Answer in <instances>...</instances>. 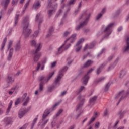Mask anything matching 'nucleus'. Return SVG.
<instances>
[{"mask_svg": "<svg viewBox=\"0 0 129 129\" xmlns=\"http://www.w3.org/2000/svg\"><path fill=\"white\" fill-rule=\"evenodd\" d=\"M70 47H71V44L69 43L67 44L64 42L57 49V51L55 52V55L56 56H58V55H61V54H62V53H63V52H65L66 50H68V49H69Z\"/></svg>", "mask_w": 129, "mask_h": 129, "instance_id": "obj_6", "label": "nucleus"}, {"mask_svg": "<svg viewBox=\"0 0 129 129\" xmlns=\"http://www.w3.org/2000/svg\"><path fill=\"white\" fill-rule=\"evenodd\" d=\"M97 115H98V114L97 112L95 113L94 117H93L91 119L90 121L89 122V124H91V123H92V122H93V121H94V120H95V118H96V116H97Z\"/></svg>", "mask_w": 129, "mask_h": 129, "instance_id": "obj_25", "label": "nucleus"}, {"mask_svg": "<svg viewBox=\"0 0 129 129\" xmlns=\"http://www.w3.org/2000/svg\"><path fill=\"white\" fill-rule=\"evenodd\" d=\"M123 51L124 52L129 53V37L126 38V46L124 47Z\"/></svg>", "mask_w": 129, "mask_h": 129, "instance_id": "obj_18", "label": "nucleus"}, {"mask_svg": "<svg viewBox=\"0 0 129 129\" xmlns=\"http://www.w3.org/2000/svg\"><path fill=\"white\" fill-rule=\"evenodd\" d=\"M40 68H41V64L40 63H37V67L36 70L33 71V74L36 73V72L37 71H39V70L40 69Z\"/></svg>", "mask_w": 129, "mask_h": 129, "instance_id": "obj_34", "label": "nucleus"}, {"mask_svg": "<svg viewBox=\"0 0 129 129\" xmlns=\"http://www.w3.org/2000/svg\"><path fill=\"white\" fill-rule=\"evenodd\" d=\"M47 60H48V58H47V57H45L42 60L43 64H46V63H47Z\"/></svg>", "mask_w": 129, "mask_h": 129, "instance_id": "obj_51", "label": "nucleus"}, {"mask_svg": "<svg viewBox=\"0 0 129 129\" xmlns=\"http://www.w3.org/2000/svg\"><path fill=\"white\" fill-rule=\"evenodd\" d=\"M18 2H19V0H12V6H16V5L18 4Z\"/></svg>", "mask_w": 129, "mask_h": 129, "instance_id": "obj_43", "label": "nucleus"}, {"mask_svg": "<svg viewBox=\"0 0 129 129\" xmlns=\"http://www.w3.org/2000/svg\"><path fill=\"white\" fill-rule=\"evenodd\" d=\"M105 79V77H101L100 78H99L97 80L96 82L97 83H99V82H102Z\"/></svg>", "mask_w": 129, "mask_h": 129, "instance_id": "obj_32", "label": "nucleus"}, {"mask_svg": "<svg viewBox=\"0 0 129 129\" xmlns=\"http://www.w3.org/2000/svg\"><path fill=\"white\" fill-rule=\"evenodd\" d=\"M75 1L76 0H70V2H69V5L70 6L71 5H73L74 3H75Z\"/></svg>", "mask_w": 129, "mask_h": 129, "instance_id": "obj_50", "label": "nucleus"}, {"mask_svg": "<svg viewBox=\"0 0 129 129\" xmlns=\"http://www.w3.org/2000/svg\"><path fill=\"white\" fill-rule=\"evenodd\" d=\"M56 64H57V62L54 61L53 62L51 63V68H53V67L56 66Z\"/></svg>", "mask_w": 129, "mask_h": 129, "instance_id": "obj_55", "label": "nucleus"}, {"mask_svg": "<svg viewBox=\"0 0 129 129\" xmlns=\"http://www.w3.org/2000/svg\"><path fill=\"white\" fill-rule=\"evenodd\" d=\"M119 116L120 117V118H122L123 116V112L119 113Z\"/></svg>", "mask_w": 129, "mask_h": 129, "instance_id": "obj_63", "label": "nucleus"}, {"mask_svg": "<svg viewBox=\"0 0 129 129\" xmlns=\"http://www.w3.org/2000/svg\"><path fill=\"white\" fill-rule=\"evenodd\" d=\"M93 64V61L91 60H87L86 63H85L84 65V67H88L90 66V65H92Z\"/></svg>", "mask_w": 129, "mask_h": 129, "instance_id": "obj_24", "label": "nucleus"}, {"mask_svg": "<svg viewBox=\"0 0 129 129\" xmlns=\"http://www.w3.org/2000/svg\"><path fill=\"white\" fill-rule=\"evenodd\" d=\"M63 75L62 74H59V76H57V77L55 79L53 84V86L49 87L48 88V90L49 92H52L54 90V88H57L58 86H60L61 84V78H62V76Z\"/></svg>", "mask_w": 129, "mask_h": 129, "instance_id": "obj_5", "label": "nucleus"}, {"mask_svg": "<svg viewBox=\"0 0 129 129\" xmlns=\"http://www.w3.org/2000/svg\"><path fill=\"white\" fill-rule=\"evenodd\" d=\"M9 3H10V0H3L1 2V5L4 8H6V7H8V5H9Z\"/></svg>", "mask_w": 129, "mask_h": 129, "instance_id": "obj_23", "label": "nucleus"}, {"mask_svg": "<svg viewBox=\"0 0 129 129\" xmlns=\"http://www.w3.org/2000/svg\"><path fill=\"white\" fill-rule=\"evenodd\" d=\"M26 113L27 112L26 111V110L22 109L20 110L18 112V117H19V118H22L25 116Z\"/></svg>", "mask_w": 129, "mask_h": 129, "instance_id": "obj_20", "label": "nucleus"}, {"mask_svg": "<svg viewBox=\"0 0 129 129\" xmlns=\"http://www.w3.org/2000/svg\"><path fill=\"white\" fill-rule=\"evenodd\" d=\"M77 34H74L71 37L66 39V41H64L65 44L67 45L70 43L71 44H73L74 42H75V40H76Z\"/></svg>", "mask_w": 129, "mask_h": 129, "instance_id": "obj_11", "label": "nucleus"}, {"mask_svg": "<svg viewBox=\"0 0 129 129\" xmlns=\"http://www.w3.org/2000/svg\"><path fill=\"white\" fill-rule=\"evenodd\" d=\"M129 95V91H127L126 92H124V91L122 90L120 91L118 94L116 96L115 99H119V102H120L121 100H123L125 97Z\"/></svg>", "mask_w": 129, "mask_h": 129, "instance_id": "obj_8", "label": "nucleus"}, {"mask_svg": "<svg viewBox=\"0 0 129 129\" xmlns=\"http://www.w3.org/2000/svg\"><path fill=\"white\" fill-rule=\"evenodd\" d=\"M56 125L57 123L55 121H53L51 123L52 127H55V126H56Z\"/></svg>", "mask_w": 129, "mask_h": 129, "instance_id": "obj_54", "label": "nucleus"}, {"mask_svg": "<svg viewBox=\"0 0 129 129\" xmlns=\"http://www.w3.org/2000/svg\"><path fill=\"white\" fill-rule=\"evenodd\" d=\"M93 70H94V68H91L90 69L89 71H88L87 74H86L82 79V82L83 85H86L87 84L89 79V76H88V74H90V73H91Z\"/></svg>", "mask_w": 129, "mask_h": 129, "instance_id": "obj_9", "label": "nucleus"}, {"mask_svg": "<svg viewBox=\"0 0 129 129\" xmlns=\"http://www.w3.org/2000/svg\"><path fill=\"white\" fill-rule=\"evenodd\" d=\"M6 42H7V38L5 37L3 41L2 44L1 45V49L4 50V48H5V45H6Z\"/></svg>", "mask_w": 129, "mask_h": 129, "instance_id": "obj_29", "label": "nucleus"}, {"mask_svg": "<svg viewBox=\"0 0 129 129\" xmlns=\"http://www.w3.org/2000/svg\"><path fill=\"white\" fill-rule=\"evenodd\" d=\"M36 41L34 40H32L30 41V45L32 47H36Z\"/></svg>", "mask_w": 129, "mask_h": 129, "instance_id": "obj_33", "label": "nucleus"}, {"mask_svg": "<svg viewBox=\"0 0 129 129\" xmlns=\"http://www.w3.org/2000/svg\"><path fill=\"white\" fill-rule=\"evenodd\" d=\"M56 8H57V5H56L54 7L55 9L51 10L49 11V12H48L49 16H52V15H53V14H54V13H55V10H56Z\"/></svg>", "mask_w": 129, "mask_h": 129, "instance_id": "obj_30", "label": "nucleus"}, {"mask_svg": "<svg viewBox=\"0 0 129 129\" xmlns=\"http://www.w3.org/2000/svg\"><path fill=\"white\" fill-rule=\"evenodd\" d=\"M54 74H55V71L50 73L47 78H45L44 76H41L38 78V80L40 83L39 84V89L36 90L34 92V94L36 96H39V95L41 94V92L43 91L44 88V84H47V83L49 82V80L53 77Z\"/></svg>", "mask_w": 129, "mask_h": 129, "instance_id": "obj_1", "label": "nucleus"}, {"mask_svg": "<svg viewBox=\"0 0 129 129\" xmlns=\"http://www.w3.org/2000/svg\"><path fill=\"white\" fill-rule=\"evenodd\" d=\"M40 17V14H38L35 18V21L36 22H37V21H38V19H39V17Z\"/></svg>", "mask_w": 129, "mask_h": 129, "instance_id": "obj_60", "label": "nucleus"}, {"mask_svg": "<svg viewBox=\"0 0 129 129\" xmlns=\"http://www.w3.org/2000/svg\"><path fill=\"white\" fill-rule=\"evenodd\" d=\"M20 101H22V102L23 101V106H27L28 103H29V101H30V97L27 96V94L25 93L20 98Z\"/></svg>", "mask_w": 129, "mask_h": 129, "instance_id": "obj_10", "label": "nucleus"}, {"mask_svg": "<svg viewBox=\"0 0 129 129\" xmlns=\"http://www.w3.org/2000/svg\"><path fill=\"white\" fill-rule=\"evenodd\" d=\"M82 105H83V102H81V104H79L76 110H75V112H76L77 111H79V113L78 114L77 116V118H78L79 117V116H80L81 115V114H82L83 113V110L80 109V108H81V106H82Z\"/></svg>", "mask_w": 129, "mask_h": 129, "instance_id": "obj_15", "label": "nucleus"}, {"mask_svg": "<svg viewBox=\"0 0 129 129\" xmlns=\"http://www.w3.org/2000/svg\"><path fill=\"white\" fill-rule=\"evenodd\" d=\"M90 16V14H89V17L87 18L85 21H84L82 23H81L79 25H78L76 27V30L77 31H78V30H80L81 28H82V27H84L86 25H87V21H88V19H89V16Z\"/></svg>", "mask_w": 129, "mask_h": 129, "instance_id": "obj_16", "label": "nucleus"}, {"mask_svg": "<svg viewBox=\"0 0 129 129\" xmlns=\"http://www.w3.org/2000/svg\"><path fill=\"white\" fill-rule=\"evenodd\" d=\"M38 120V118H35L33 120V121L31 124V128H33L34 127V125L36 124V122H37V121Z\"/></svg>", "mask_w": 129, "mask_h": 129, "instance_id": "obj_35", "label": "nucleus"}, {"mask_svg": "<svg viewBox=\"0 0 129 129\" xmlns=\"http://www.w3.org/2000/svg\"><path fill=\"white\" fill-rule=\"evenodd\" d=\"M40 7H41V2L39 1H36L33 5V8L34 10H38Z\"/></svg>", "mask_w": 129, "mask_h": 129, "instance_id": "obj_21", "label": "nucleus"}, {"mask_svg": "<svg viewBox=\"0 0 129 129\" xmlns=\"http://www.w3.org/2000/svg\"><path fill=\"white\" fill-rule=\"evenodd\" d=\"M49 33H53L54 32V27H51L49 30Z\"/></svg>", "mask_w": 129, "mask_h": 129, "instance_id": "obj_53", "label": "nucleus"}, {"mask_svg": "<svg viewBox=\"0 0 129 129\" xmlns=\"http://www.w3.org/2000/svg\"><path fill=\"white\" fill-rule=\"evenodd\" d=\"M97 99V96H95L92 98H91V99H90L89 102L91 103L93 102V101H95V100H96Z\"/></svg>", "mask_w": 129, "mask_h": 129, "instance_id": "obj_36", "label": "nucleus"}, {"mask_svg": "<svg viewBox=\"0 0 129 129\" xmlns=\"http://www.w3.org/2000/svg\"><path fill=\"white\" fill-rule=\"evenodd\" d=\"M27 126H28V124H25L22 127H21L20 129H26Z\"/></svg>", "mask_w": 129, "mask_h": 129, "instance_id": "obj_56", "label": "nucleus"}, {"mask_svg": "<svg viewBox=\"0 0 129 129\" xmlns=\"http://www.w3.org/2000/svg\"><path fill=\"white\" fill-rule=\"evenodd\" d=\"M114 22H111L109 23L106 27L104 26H102V30L105 35V37H108L112 33V28L114 26Z\"/></svg>", "mask_w": 129, "mask_h": 129, "instance_id": "obj_3", "label": "nucleus"}, {"mask_svg": "<svg viewBox=\"0 0 129 129\" xmlns=\"http://www.w3.org/2000/svg\"><path fill=\"white\" fill-rule=\"evenodd\" d=\"M12 56H13V49H10V52L8 55V60L10 61L12 59Z\"/></svg>", "mask_w": 129, "mask_h": 129, "instance_id": "obj_27", "label": "nucleus"}, {"mask_svg": "<svg viewBox=\"0 0 129 129\" xmlns=\"http://www.w3.org/2000/svg\"><path fill=\"white\" fill-rule=\"evenodd\" d=\"M104 116H106L107 115H108V111H107V110H106L104 113Z\"/></svg>", "mask_w": 129, "mask_h": 129, "instance_id": "obj_57", "label": "nucleus"}, {"mask_svg": "<svg viewBox=\"0 0 129 129\" xmlns=\"http://www.w3.org/2000/svg\"><path fill=\"white\" fill-rule=\"evenodd\" d=\"M100 72H101V68H99L97 69V74H99V73H100Z\"/></svg>", "mask_w": 129, "mask_h": 129, "instance_id": "obj_58", "label": "nucleus"}, {"mask_svg": "<svg viewBox=\"0 0 129 129\" xmlns=\"http://www.w3.org/2000/svg\"><path fill=\"white\" fill-rule=\"evenodd\" d=\"M12 104H13V101H10L7 109L8 111H10V110L11 109V107H12Z\"/></svg>", "mask_w": 129, "mask_h": 129, "instance_id": "obj_38", "label": "nucleus"}, {"mask_svg": "<svg viewBox=\"0 0 129 129\" xmlns=\"http://www.w3.org/2000/svg\"><path fill=\"white\" fill-rule=\"evenodd\" d=\"M119 122V120H117L116 121V122H115V124H114V126H113V128H116V126H117V124H118V123Z\"/></svg>", "mask_w": 129, "mask_h": 129, "instance_id": "obj_52", "label": "nucleus"}, {"mask_svg": "<svg viewBox=\"0 0 129 129\" xmlns=\"http://www.w3.org/2000/svg\"><path fill=\"white\" fill-rule=\"evenodd\" d=\"M59 104L60 103L59 102L56 103L51 107L50 109H47L45 110H48L50 114L51 113V112H52V111H54V110H55V109H57V107H58V105H59Z\"/></svg>", "mask_w": 129, "mask_h": 129, "instance_id": "obj_19", "label": "nucleus"}, {"mask_svg": "<svg viewBox=\"0 0 129 129\" xmlns=\"http://www.w3.org/2000/svg\"><path fill=\"white\" fill-rule=\"evenodd\" d=\"M20 102H22V101H21V98H18L15 101V105H18V104H19V103H20Z\"/></svg>", "mask_w": 129, "mask_h": 129, "instance_id": "obj_41", "label": "nucleus"}, {"mask_svg": "<svg viewBox=\"0 0 129 129\" xmlns=\"http://www.w3.org/2000/svg\"><path fill=\"white\" fill-rule=\"evenodd\" d=\"M84 42V38H81L79 40L76 45L75 46L76 52H79L80 50H81V48H82V46H81V44Z\"/></svg>", "mask_w": 129, "mask_h": 129, "instance_id": "obj_12", "label": "nucleus"}, {"mask_svg": "<svg viewBox=\"0 0 129 129\" xmlns=\"http://www.w3.org/2000/svg\"><path fill=\"white\" fill-rule=\"evenodd\" d=\"M67 93V92L66 91H64L63 92H61L60 94L61 96H64V95H65V94H66Z\"/></svg>", "mask_w": 129, "mask_h": 129, "instance_id": "obj_59", "label": "nucleus"}, {"mask_svg": "<svg viewBox=\"0 0 129 129\" xmlns=\"http://www.w3.org/2000/svg\"><path fill=\"white\" fill-rule=\"evenodd\" d=\"M18 21H19V15H16L14 19V25L15 26H17V25L18 24Z\"/></svg>", "mask_w": 129, "mask_h": 129, "instance_id": "obj_26", "label": "nucleus"}, {"mask_svg": "<svg viewBox=\"0 0 129 129\" xmlns=\"http://www.w3.org/2000/svg\"><path fill=\"white\" fill-rule=\"evenodd\" d=\"M99 124L100 123L98 122L96 123L95 124V128L98 129L99 127Z\"/></svg>", "mask_w": 129, "mask_h": 129, "instance_id": "obj_49", "label": "nucleus"}, {"mask_svg": "<svg viewBox=\"0 0 129 129\" xmlns=\"http://www.w3.org/2000/svg\"><path fill=\"white\" fill-rule=\"evenodd\" d=\"M78 99H82L83 101H84V99H83V98H82V96H79L78 97Z\"/></svg>", "mask_w": 129, "mask_h": 129, "instance_id": "obj_64", "label": "nucleus"}, {"mask_svg": "<svg viewBox=\"0 0 129 129\" xmlns=\"http://www.w3.org/2000/svg\"><path fill=\"white\" fill-rule=\"evenodd\" d=\"M124 74H125V72L123 71H121L120 74V77H123Z\"/></svg>", "mask_w": 129, "mask_h": 129, "instance_id": "obj_48", "label": "nucleus"}, {"mask_svg": "<svg viewBox=\"0 0 129 129\" xmlns=\"http://www.w3.org/2000/svg\"><path fill=\"white\" fill-rule=\"evenodd\" d=\"M20 87L21 86H20V85H16L8 91V94L9 95H12L13 93H17V92H18V90H19Z\"/></svg>", "mask_w": 129, "mask_h": 129, "instance_id": "obj_14", "label": "nucleus"}, {"mask_svg": "<svg viewBox=\"0 0 129 129\" xmlns=\"http://www.w3.org/2000/svg\"><path fill=\"white\" fill-rule=\"evenodd\" d=\"M50 114V112H49V110H45L44 112V113L42 115V119L39 121V122L38 124V126H40L41 125V127H43V126H45L46 124H47V123L48 121H49L48 119H46L47 117H48V116Z\"/></svg>", "mask_w": 129, "mask_h": 129, "instance_id": "obj_4", "label": "nucleus"}, {"mask_svg": "<svg viewBox=\"0 0 129 129\" xmlns=\"http://www.w3.org/2000/svg\"><path fill=\"white\" fill-rule=\"evenodd\" d=\"M109 86H110V84L109 83H108L106 85L104 91L106 92L107 91H108V89H109Z\"/></svg>", "mask_w": 129, "mask_h": 129, "instance_id": "obj_37", "label": "nucleus"}, {"mask_svg": "<svg viewBox=\"0 0 129 129\" xmlns=\"http://www.w3.org/2000/svg\"><path fill=\"white\" fill-rule=\"evenodd\" d=\"M95 41H94L90 44H86L84 48V51H86L87 49H92L95 46Z\"/></svg>", "mask_w": 129, "mask_h": 129, "instance_id": "obj_17", "label": "nucleus"}, {"mask_svg": "<svg viewBox=\"0 0 129 129\" xmlns=\"http://www.w3.org/2000/svg\"><path fill=\"white\" fill-rule=\"evenodd\" d=\"M123 29L122 27L120 26L118 28V32H121V31H122Z\"/></svg>", "mask_w": 129, "mask_h": 129, "instance_id": "obj_62", "label": "nucleus"}, {"mask_svg": "<svg viewBox=\"0 0 129 129\" xmlns=\"http://www.w3.org/2000/svg\"><path fill=\"white\" fill-rule=\"evenodd\" d=\"M5 120L6 121V122L8 124H10V123H11V122H12V121H13V119H12V118H11V117H8V118H6L5 119Z\"/></svg>", "mask_w": 129, "mask_h": 129, "instance_id": "obj_31", "label": "nucleus"}, {"mask_svg": "<svg viewBox=\"0 0 129 129\" xmlns=\"http://www.w3.org/2000/svg\"><path fill=\"white\" fill-rule=\"evenodd\" d=\"M36 47L37 49L34 53V56L33 58V61L35 62H38L39 59H40V57H41V56L42 55L41 52H38L42 48V44L39 43Z\"/></svg>", "mask_w": 129, "mask_h": 129, "instance_id": "obj_7", "label": "nucleus"}, {"mask_svg": "<svg viewBox=\"0 0 129 129\" xmlns=\"http://www.w3.org/2000/svg\"><path fill=\"white\" fill-rule=\"evenodd\" d=\"M12 45H13V41L10 40L8 44V50L10 49V48H11V47H12Z\"/></svg>", "mask_w": 129, "mask_h": 129, "instance_id": "obj_46", "label": "nucleus"}, {"mask_svg": "<svg viewBox=\"0 0 129 129\" xmlns=\"http://www.w3.org/2000/svg\"><path fill=\"white\" fill-rule=\"evenodd\" d=\"M68 70V67H67V66L63 67L59 72L58 76H59L60 75V74H62V76H61V78H62L63 77V76L64 75V72H65V71H67Z\"/></svg>", "mask_w": 129, "mask_h": 129, "instance_id": "obj_22", "label": "nucleus"}, {"mask_svg": "<svg viewBox=\"0 0 129 129\" xmlns=\"http://www.w3.org/2000/svg\"><path fill=\"white\" fill-rule=\"evenodd\" d=\"M85 89V87H84V86H81L79 88V89L76 91V94H79V93H80L81 91H82L83 90H84Z\"/></svg>", "mask_w": 129, "mask_h": 129, "instance_id": "obj_28", "label": "nucleus"}, {"mask_svg": "<svg viewBox=\"0 0 129 129\" xmlns=\"http://www.w3.org/2000/svg\"><path fill=\"white\" fill-rule=\"evenodd\" d=\"M102 13H100V14H99L97 16V17H96V20H99V19H100L101 18V17H102Z\"/></svg>", "mask_w": 129, "mask_h": 129, "instance_id": "obj_44", "label": "nucleus"}, {"mask_svg": "<svg viewBox=\"0 0 129 129\" xmlns=\"http://www.w3.org/2000/svg\"><path fill=\"white\" fill-rule=\"evenodd\" d=\"M62 112H63V110L60 109L55 115L56 117H58V116H59V115H60Z\"/></svg>", "mask_w": 129, "mask_h": 129, "instance_id": "obj_40", "label": "nucleus"}, {"mask_svg": "<svg viewBox=\"0 0 129 129\" xmlns=\"http://www.w3.org/2000/svg\"><path fill=\"white\" fill-rule=\"evenodd\" d=\"M105 11H106V8H104L102 9V10L100 13L102 14V15H103V14H104V13H105Z\"/></svg>", "mask_w": 129, "mask_h": 129, "instance_id": "obj_61", "label": "nucleus"}, {"mask_svg": "<svg viewBox=\"0 0 129 129\" xmlns=\"http://www.w3.org/2000/svg\"><path fill=\"white\" fill-rule=\"evenodd\" d=\"M29 4H30V0H29V1H28L24 6V9L23 10V12H25L26 9L28 8V7L29 6Z\"/></svg>", "mask_w": 129, "mask_h": 129, "instance_id": "obj_42", "label": "nucleus"}, {"mask_svg": "<svg viewBox=\"0 0 129 129\" xmlns=\"http://www.w3.org/2000/svg\"><path fill=\"white\" fill-rule=\"evenodd\" d=\"M20 48H21V45H20V44H18L17 45H16L15 47V50L16 51H19Z\"/></svg>", "mask_w": 129, "mask_h": 129, "instance_id": "obj_47", "label": "nucleus"}, {"mask_svg": "<svg viewBox=\"0 0 129 129\" xmlns=\"http://www.w3.org/2000/svg\"><path fill=\"white\" fill-rule=\"evenodd\" d=\"M71 34V31H66L63 34V37H68V36H69Z\"/></svg>", "mask_w": 129, "mask_h": 129, "instance_id": "obj_39", "label": "nucleus"}, {"mask_svg": "<svg viewBox=\"0 0 129 129\" xmlns=\"http://www.w3.org/2000/svg\"><path fill=\"white\" fill-rule=\"evenodd\" d=\"M38 35H39V31H36L33 34V37L36 38V37H38Z\"/></svg>", "mask_w": 129, "mask_h": 129, "instance_id": "obj_45", "label": "nucleus"}, {"mask_svg": "<svg viewBox=\"0 0 129 129\" xmlns=\"http://www.w3.org/2000/svg\"><path fill=\"white\" fill-rule=\"evenodd\" d=\"M30 24L29 23V17H25L22 23V26L23 28V35L25 38H28L32 33V30L29 28Z\"/></svg>", "mask_w": 129, "mask_h": 129, "instance_id": "obj_2", "label": "nucleus"}, {"mask_svg": "<svg viewBox=\"0 0 129 129\" xmlns=\"http://www.w3.org/2000/svg\"><path fill=\"white\" fill-rule=\"evenodd\" d=\"M14 80L13 78H12L11 76H8L6 78V84H5L3 86V88H8V87H10V85L14 82Z\"/></svg>", "mask_w": 129, "mask_h": 129, "instance_id": "obj_13", "label": "nucleus"}]
</instances>
